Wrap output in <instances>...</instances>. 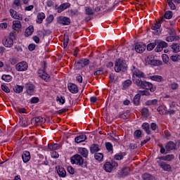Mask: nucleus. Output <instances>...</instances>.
Segmentation results:
<instances>
[{
    "mask_svg": "<svg viewBox=\"0 0 180 180\" xmlns=\"http://www.w3.org/2000/svg\"><path fill=\"white\" fill-rule=\"evenodd\" d=\"M51 157L52 158H58V157H60V155H58V153H57L56 151H53L51 153Z\"/></svg>",
    "mask_w": 180,
    "mask_h": 180,
    "instance_id": "obj_63",
    "label": "nucleus"
},
{
    "mask_svg": "<svg viewBox=\"0 0 180 180\" xmlns=\"http://www.w3.org/2000/svg\"><path fill=\"white\" fill-rule=\"evenodd\" d=\"M80 63H82V65L83 67H86V65H88V64H89V60L87 58H83L79 60Z\"/></svg>",
    "mask_w": 180,
    "mask_h": 180,
    "instance_id": "obj_48",
    "label": "nucleus"
},
{
    "mask_svg": "<svg viewBox=\"0 0 180 180\" xmlns=\"http://www.w3.org/2000/svg\"><path fill=\"white\" fill-rule=\"evenodd\" d=\"M142 129L143 130H145L146 133H147V134H150V124L148 123H143L142 124Z\"/></svg>",
    "mask_w": 180,
    "mask_h": 180,
    "instance_id": "obj_39",
    "label": "nucleus"
},
{
    "mask_svg": "<svg viewBox=\"0 0 180 180\" xmlns=\"http://www.w3.org/2000/svg\"><path fill=\"white\" fill-rule=\"evenodd\" d=\"M68 90L71 94H78V86L74 83H69L68 85Z\"/></svg>",
    "mask_w": 180,
    "mask_h": 180,
    "instance_id": "obj_13",
    "label": "nucleus"
},
{
    "mask_svg": "<svg viewBox=\"0 0 180 180\" xmlns=\"http://www.w3.org/2000/svg\"><path fill=\"white\" fill-rule=\"evenodd\" d=\"M70 3H63V4H62L58 8V13H61V12H63V11H65V9H68V8H70Z\"/></svg>",
    "mask_w": 180,
    "mask_h": 180,
    "instance_id": "obj_20",
    "label": "nucleus"
},
{
    "mask_svg": "<svg viewBox=\"0 0 180 180\" xmlns=\"http://www.w3.org/2000/svg\"><path fill=\"white\" fill-rule=\"evenodd\" d=\"M170 60H172V61H173L174 63L180 61V55L172 56H170Z\"/></svg>",
    "mask_w": 180,
    "mask_h": 180,
    "instance_id": "obj_47",
    "label": "nucleus"
},
{
    "mask_svg": "<svg viewBox=\"0 0 180 180\" xmlns=\"http://www.w3.org/2000/svg\"><path fill=\"white\" fill-rule=\"evenodd\" d=\"M172 1H173V0H167V4H168L170 9L174 11V10L176 9V7L175 6V4H174V3Z\"/></svg>",
    "mask_w": 180,
    "mask_h": 180,
    "instance_id": "obj_50",
    "label": "nucleus"
},
{
    "mask_svg": "<svg viewBox=\"0 0 180 180\" xmlns=\"http://www.w3.org/2000/svg\"><path fill=\"white\" fill-rule=\"evenodd\" d=\"M1 79L5 81L6 82H11L12 81V76L9 75H3L1 77Z\"/></svg>",
    "mask_w": 180,
    "mask_h": 180,
    "instance_id": "obj_42",
    "label": "nucleus"
},
{
    "mask_svg": "<svg viewBox=\"0 0 180 180\" xmlns=\"http://www.w3.org/2000/svg\"><path fill=\"white\" fill-rule=\"evenodd\" d=\"M158 112H159L160 115H167V107L165 105L159 106L157 109Z\"/></svg>",
    "mask_w": 180,
    "mask_h": 180,
    "instance_id": "obj_32",
    "label": "nucleus"
},
{
    "mask_svg": "<svg viewBox=\"0 0 180 180\" xmlns=\"http://www.w3.org/2000/svg\"><path fill=\"white\" fill-rule=\"evenodd\" d=\"M101 149L99 148V146L98 144H92L90 147V152L91 154H95V153H98Z\"/></svg>",
    "mask_w": 180,
    "mask_h": 180,
    "instance_id": "obj_28",
    "label": "nucleus"
},
{
    "mask_svg": "<svg viewBox=\"0 0 180 180\" xmlns=\"http://www.w3.org/2000/svg\"><path fill=\"white\" fill-rule=\"evenodd\" d=\"M178 86H179V85L176 83H172V84H169V88L170 89H173V90L178 89Z\"/></svg>",
    "mask_w": 180,
    "mask_h": 180,
    "instance_id": "obj_57",
    "label": "nucleus"
},
{
    "mask_svg": "<svg viewBox=\"0 0 180 180\" xmlns=\"http://www.w3.org/2000/svg\"><path fill=\"white\" fill-rule=\"evenodd\" d=\"M22 28V23L19 20L13 21V29L15 30V32H19Z\"/></svg>",
    "mask_w": 180,
    "mask_h": 180,
    "instance_id": "obj_17",
    "label": "nucleus"
},
{
    "mask_svg": "<svg viewBox=\"0 0 180 180\" xmlns=\"http://www.w3.org/2000/svg\"><path fill=\"white\" fill-rule=\"evenodd\" d=\"M22 158L23 162H29V161H30V153L29 151L23 152Z\"/></svg>",
    "mask_w": 180,
    "mask_h": 180,
    "instance_id": "obj_21",
    "label": "nucleus"
},
{
    "mask_svg": "<svg viewBox=\"0 0 180 180\" xmlns=\"http://www.w3.org/2000/svg\"><path fill=\"white\" fill-rule=\"evenodd\" d=\"M129 172H130V168L129 167H124L122 170H121V175L122 176H127V175H129Z\"/></svg>",
    "mask_w": 180,
    "mask_h": 180,
    "instance_id": "obj_38",
    "label": "nucleus"
},
{
    "mask_svg": "<svg viewBox=\"0 0 180 180\" xmlns=\"http://www.w3.org/2000/svg\"><path fill=\"white\" fill-rule=\"evenodd\" d=\"M44 19H46V14H44L43 12H41L37 14L36 22L37 23L41 24L43 23V20H44Z\"/></svg>",
    "mask_w": 180,
    "mask_h": 180,
    "instance_id": "obj_18",
    "label": "nucleus"
},
{
    "mask_svg": "<svg viewBox=\"0 0 180 180\" xmlns=\"http://www.w3.org/2000/svg\"><path fill=\"white\" fill-rule=\"evenodd\" d=\"M141 97L140 96V94H136L133 99V103L138 106V105H140V98Z\"/></svg>",
    "mask_w": 180,
    "mask_h": 180,
    "instance_id": "obj_41",
    "label": "nucleus"
},
{
    "mask_svg": "<svg viewBox=\"0 0 180 180\" xmlns=\"http://www.w3.org/2000/svg\"><path fill=\"white\" fill-rule=\"evenodd\" d=\"M85 13L86 15H88L89 16L92 15L95 13V11H94L91 7H85Z\"/></svg>",
    "mask_w": 180,
    "mask_h": 180,
    "instance_id": "obj_44",
    "label": "nucleus"
},
{
    "mask_svg": "<svg viewBox=\"0 0 180 180\" xmlns=\"http://www.w3.org/2000/svg\"><path fill=\"white\" fill-rule=\"evenodd\" d=\"M157 163L158 166L163 169V171H171V165L167 164V162H164V160H162L161 159H159L158 158H156Z\"/></svg>",
    "mask_w": 180,
    "mask_h": 180,
    "instance_id": "obj_6",
    "label": "nucleus"
},
{
    "mask_svg": "<svg viewBox=\"0 0 180 180\" xmlns=\"http://www.w3.org/2000/svg\"><path fill=\"white\" fill-rule=\"evenodd\" d=\"M158 158H159V160H162V161H172L175 157L174 155H167L166 156H162Z\"/></svg>",
    "mask_w": 180,
    "mask_h": 180,
    "instance_id": "obj_27",
    "label": "nucleus"
},
{
    "mask_svg": "<svg viewBox=\"0 0 180 180\" xmlns=\"http://www.w3.org/2000/svg\"><path fill=\"white\" fill-rule=\"evenodd\" d=\"M13 91L15 94H20L23 92V86L17 85L13 88Z\"/></svg>",
    "mask_w": 180,
    "mask_h": 180,
    "instance_id": "obj_43",
    "label": "nucleus"
},
{
    "mask_svg": "<svg viewBox=\"0 0 180 180\" xmlns=\"http://www.w3.org/2000/svg\"><path fill=\"white\" fill-rule=\"evenodd\" d=\"M117 167H119V165L115 161L106 162L103 165V169H105L106 172H112V171L116 169Z\"/></svg>",
    "mask_w": 180,
    "mask_h": 180,
    "instance_id": "obj_4",
    "label": "nucleus"
},
{
    "mask_svg": "<svg viewBox=\"0 0 180 180\" xmlns=\"http://www.w3.org/2000/svg\"><path fill=\"white\" fill-rule=\"evenodd\" d=\"M147 61L150 64V65H161V61L154 60V59H150V57H148Z\"/></svg>",
    "mask_w": 180,
    "mask_h": 180,
    "instance_id": "obj_33",
    "label": "nucleus"
},
{
    "mask_svg": "<svg viewBox=\"0 0 180 180\" xmlns=\"http://www.w3.org/2000/svg\"><path fill=\"white\" fill-rule=\"evenodd\" d=\"M94 75H103V70L102 68H101L98 70L95 71Z\"/></svg>",
    "mask_w": 180,
    "mask_h": 180,
    "instance_id": "obj_62",
    "label": "nucleus"
},
{
    "mask_svg": "<svg viewBox=\"0 0 180 180\" xmlns=\"http://www.w3.org/2000/svg\"><path fill=\"white\" fill-rule=\"evenodd\" d=\"M167 47H168V44H167V42L160 41L157 45V47L155 49V51L156 53H160V51H162V50H164V49H167Z\"/></svg>",
    "mask_w": 180,
    "mask_h": 180,
    "instance_id": "obj_9",
    "label": "nucleus"
},
{
    "mask_svg": "<svg viewBox=\"0 0 180 180\" xmlns=\"http://www.w3.org/2000/svg\"><path fill=\"white\" fill-rule=\"evenodd\" d=\"M32 124H37V123H46V118L42 117H37L31 120Z\"/></svg>",
    "mask_w": 180,
    "mask_h": 180,
    "instance_id": "obj_15",
    "label": "nucleus"
},
{
    "mask_svg": "<svg viewBox=\"0 0 180 180\" xmlns=\"http://www.w3.org/2000/svg\"><path fill=\"white\" fill-rule=\"evenodd\" d=\"M18 61V58H10V63H11V65H15V64H17Z\"/></svg>",
    "mask_w": 180,
    "mask_h": 180,
    "instance_id": "obj_61",
    "label": "nucleus"
},
{
    "mask_svg": "<svg viewBox=\"0 0 180 180\" xmlns=\"http://www.w3.org/2000/svg\"><path fill=\"white\" fill-rule=\"evenodd\" d=\"M127 64H126V61L122 59H117L115 61V72H120V71H122L123 72H124V71H127Z\"/></svg>",
    "mask_w": 180,
    "mask_h": 180,
    "instance_id": "obj_3",
    "label": "nucleus"
},
{
    "mask_svg": "<svg viewBox=\"0 0 180 180\" xmlns=\"http://www.w3.org/2000/svg\"><path fill=\"white\" fill-rule=\"evenodd\" d=\"M10 14H11V16L13 18V19H17L18 20H23V18L22 17V15L12 8L10 9Z\"/></svg>",
    "mask_w": 180,
    "mask_h": 180,
    "instance_id": "obj_14",
    "label": "nucleus"
},
{
    "mask_svg": "<svg viewBox=\"0 0 180 180\" xmlns=\"http://www.w3.org/2000/svg\"><path fill=\"white\" fill-rule=\"evenodd\" d=\"M172 49L173 53H179L180 52V44L173 43L172 44Z\"/></svg>",
    "mask_w": 180,
    "mask_h": 180,
    "instance_id": "obj_35",
    "label": "nucleus"
},
{
    "mask_svg": "<svg viewBox=\"0 0 180 180\" xmlns=\"http://www.w3.org/2000/svg\"><path fill=\"white\" fill-rule=\"evenodd\" d=\"M162 58L164 63H165V64H167V63H168V61H169V58L168 57V55L167 54H163L162 56Z\"/></svg>",
    "mask_w": 180,
    "mask_h": 180,
    "instance_id": "obj_58",
    "label": "nucleus"
},
{
    "mask_svg": "<svg viewBox=\"0 0 180 180\" xmlns=\"http://www.w3.org/2000/svg\"><path fill=\"white\" fill-rule=\"evenodd\" d=\"M105 148L108 153L113 154V145L110 142H105Z\"/></svg>",
    "mask_w": 180,
    "mask_h": 180,
    "instance_id": "obj_37",
    "label": "nucleus"
},
{
    "mask_svg": "<svg viewBox=\"0 0 180 180\" xmlns=\"http://www.w3.org/2000/svg\"><path fill=\"white\" fill-rule=\"evenodd\" d=\"M155 46H157V44H155V43H150V44H148L147 50L148 51H151L154 50V48L155 47Z\"/></svg>",
    "mask_w": 180,
    "mask_h": 180,
    "instance_id": "obj_51",
    "label": "nucleus"
},
{
    "mask_svg": "<svg viewBox=\"0 0 180 180\" xmlns=\"http://www.w3.org/2000/svg\"><path fill=\"white\" fill-rule=\"evenodd\" d=\"M94 158L97 161H102L103 160V154L101 153H96Z\"/></svg>",
    "mask_w": 180,
    "mask_h": 180,
    "instance_id": "obj_45",
    "label": "nucleus"
},
{
    "mask_svg": "<svg viewBox=\"0 0 180 180\" xmlns=\"http://www.w3.org/2000/svg\"><path fill=\"white\" fill-rule=\"evenodd\" d=\"M27 68H29V65L26 61H22L15 65L16 71H19V72L27 71Z\"/></svg>",
    "mask_w": 180,
    "mask_h": 180,
    "instance_id": "obj_7",
    "label": "nucleus"
},
{
    "mask_svg": "<svg viewBox=\"0 0 180 180\" xmlns=\"http://www.w3.org/2000/svg\"><path fill=\"white\" fill-rule=\"evenodd\" d=\"M133 84V82H131V80L130 79H127L125 81L123 82L122 83V89H127V88H129V86H130L131 84Z\"/></svg>",
    "mask_w": 180,
    "mask_h": 180,
    "instance_id": "obj_31",
    "label": "nucleus"
},
{
    "mask_svg": "<svg viewBox=\"0 0 180 180\" xmlns=\"http://www.w3.org/2000/svg\"><path fill=\"white\" fill-rule=\"evenodd\" d=\"M86 140V135H79L75 139V143L79 144V143H82L83 141H85Z\"/></svg>",
    "mask_w": 180,
    "mask_h": 180,
    "instance_id": "obj_24",
    "label": "nucleus"
},
{
    "mask_svg": "<svg viewBox=\"0 0 180 180\" xmlns=\"http://www.w3.org/2000/svg\"><path fill=\"white\" fill-rule=\"evenodd\" d=\"M25 88L27 89V94L30 96H32L34 94V85L30 83H27L25 84Z\"/></svg>",
    "mask_w": 180,
    "mask_h": 180,
    "instance_id": "obj_12",
    "label": "nucleus"
},
{
    "mask_svg": "<svg viewBox=\"0 0 180 180\" xmlns=\"http://www.w3.org/2000/svg\"><path fill=\"white\" fill-rule=\"evenodd\" d=\"M150 79H152V81H156L157 82H161L162 81V77L155 75L150 77Z\"/></svg>",
    "mask_w": 180,
    "mask_h": 180,
    "instance_id": "obj_46",
    "label": "nucleus"
},
{
    "mask_svg": "<svg viewBox=\"0 0 180 180\" xmlns=\"http://www.w3.org/2000/svg\"><path fill=\"white\" fill-rule=\"evenodd\" d=\"M160 27H161L160 22H156L155 25L152 26V30H156V32H153L154 34H160Z\"/></svg>",
    "mask_w": 180,
    "mask_h": 180,
    "instance_id": "obj_29",
    "label": "nucleus"
},
{
    "mask_svg": "<svg viewBox=\"0 0 180 180\" xmlns=\"http://www.w3.org/2000/svg\"><path fill=\"white\" fill-rule=\"evenodd\" d=\"M142 116H144V117H147L148 116V108H143L141 110Z\"/></svg>",
    "mask_w": 180,
    "mask_h": 180,
    "instance_id": "obj_54",
    "label": "nucleus"
},
{
    "mask_svg": "<svg viewBox=\"0 0 180 180\" xmlns=\"http://www.w3.org/2000/svg\"><path fill=\"white\" fill-rule=\"evenodd\" d=\"M39 98H37V97H33V98H31V100H30V102L32 103H39Z\"/></svg>",
    "mask_w": 180,
    "mask_h": 180,
    "instance_id": "obj_64",
    "label": "nucleus"
},
{
    "mask_svg": "<svg viewBox=\"0 0 180 180\" xmlns=\"http://www.w3.org/2000/svg\"><path fill=\"white\" fill-rule=\"evenodd\" d=\"M134 134L135 137H136L137 139H140V137H141V131L137 129L134 131Z\"/></svg>",
    "mask_w": 180,
    "mask_h": 180,
    "instance_id": "obj_60",
    "label": "nucleus"
},
{
    "mask_svg": "<svg viewBox=\"0 0 180 180\" xmlns=\"http://www.w3.org/2000/svg\"><path fill=\"white\" fill-rule=\"evenodd\" d=\"M149 89H146V90H139L138 91V95H139V96L141 98V96H150V91H148Z\"/></svg>",
    "mask_w": 180,
    "mask_h": 180,
    "instance_id": "obj_34",
    "label": "nucleus"
},
{
    "mask_svg": "<svg viewBox=\"0 0 180 180\" xmlns=\"http://www.w3.org/2000/svg\"><path fill=\"white\" fill-rule=\"evenodd\" d=\"M125 155V152H120L114 155V160H116L117 161H121V160H123V158H124Z\"/></svg>",
    "mask_w": 180,
    "mask_h": 180,
    "instance_id": "obj_22",
    "label": "nucleus"
},
{
    "mask_svg": "<svg viewBox=\"0 0 180 180\" xmlns=\"http://www.w3.org/2000/svg\"><path fill=\"white\" fill-rule=\"evenodd\" d=\"M164 16L165 19H171L172 18V11H166Z\"/></svg>",
    "mask_w": 180,
    "mask_h": 180,
    "instance_id": "obj_52",
    "label": "nucleus"
},
{
    "mask_svg": "<svg viewBox=\"0 0 180 180\" xmlns=\"http://www.w3.org/2000/svg\"><path fill=\"white\" fill-rule=\"evenodd\" d=\"M13 5H15V6H16V8H19L22 7V1L20 0H14Z\"/></svg>",
    "mask_w": 180,
    "mask_h": 180,
    "instance_id": "obj_49",
    "label": "nucleus"
},
{
    "mask_svg": "<svg viewBox=\"0 0 180 180\" xmlns=\"http://www.w3.org/2000/svg\"><path fill=\"white\" fill-rule=\"evenodd\" d=\"M46 62L44 63V70H39L38 75L40 78L46 81V82H49L50 81V75L46 72Z\"/></svg>",
    "mask_w": 180,
    "mask_h": 180,
    "instance_id": "obj_5",
    "label": "nucleus"
},
{
    "mask_svg": "<svg viewBox=\"0 0 180 180\" xmlns=\"http://www.w3.org/2000/svg\"><path fill=\"white\" fill-rule=\"evenodd\" d=\"M135 51H136V53H144V51H146V45L143 43H138L136 44L135 46Z\"/></svg>",
    "mask_w": 180,
    "mask_h": 180,
    "instance_id": "obj_11",
    "label": "nucleus"
},
{
    "mask_svg": "<svg viewBox=\"0 0 180 180\" xmlns=\"http://www.w3.org/2000/svg\"><path fill=\"white\" fill-rule=\"evenodd\" d=\"M78 153L84 158H88V154H89V151H88V149L86 148H78Z\"/></svg>",
    "mask_w": 180,
    "mask_h": 180,
    "instance_id": "obj_16",
    "label": "nucleus"
},
{
    "mask_svg": "<svg viewBox=\"0 0 180 180\" xmlns=\"http://www.w3.org/2000/svg\"><path fill=\"white\" fill-rule=\"evenodd\" d=\"M33 32H34V27L32 25H30L26 29L25 35L27 37H29V36H32V34H33Z\"/></svg>",
    "mask_w": 180,
    "mask_h": 180,
    "instance_id": "obj_25",
    "label": "nucleus"
},
{
    "mask_svg": "<svg viewBox=\"0 0 180 180\" xmlns=\"http://www.w3.org/2000/svg\"><path fill=\"white\" fill-rule=\"evenodd\" d=\"M46 22L48 25H50V23H51L53 22V20H54V16L53 15H50L49 16H48L46 19Z\"/></svg>",
    "mask_w": 180,
    "mask_h": 180,
    "instance_id": "obj_56",
    "label": "nucleus"
},
{
    "mask_svg": "<svg viewBox=\"0 0 180 180\" xmlns=\"http://www.w3.org/2000/svg\"><path fill=\"white\" fill-rule=\"evenodd\" d=\"M131 71L132 72V81L134 84L139 86V88H141L142 89H150V92L155 91V87L153 86V84L146 80H143L146 78V74L141 70L133 66L131 68Z\"/></svg>",
    "mask_w": 180,
    "mask_h": 180,
    "instance_id": "obj_1",
    "label": "nucleus"
},
{
    "mask_svg": "<svg viewBox=\"0 0 180 180\" xmlns=\"http://www.w3.org/2000/svg\"><path fill=\"white\" fill-rule=\"evenodd\" d=\"M142 178L143 180H155V177L148 173L143 174Z\"/></svg>",
    "mask_w": 180,
    "mask_h": 180,
    "instance_id": "obj_36",
    "label": "nucleus"
},
{
    "mask_svg": "<svg viewBox=\"0 0 180 180\" xmlns=\"http://www.w3.org/2000/svg\"><path fill=\"white\" fill-rule=\"evenodd\" d=\"M179 37L178 36H169L166 38L167 41H178Z\"/></svg>",
    "mask_w": 180,
    "mask_h": 180,
    "instance_id": "obj_40",
    "label": "nucleus"
},
{
    "mask_svg": "<svg viewBox=\"0 0 180 180\" xmlns=\"http://www.w3.org/2000/svg\"><path fill=\"white\" fill-rule=\"evenodd\" d=\"M3 44L5 47H12V46H13V40L10 38H6L5 41H4Z\"/></svg>",
    "mask_w": 180,
    "mask_h": 180,
    "instance_id": "obj_26",
    "label": "nucleus"
},
{
    "mask_svg": "<svg viewBox=\"0 0 180 180\" xmlns=\"http://www.w3.org/2000/svg\"><path fill=\"white\" fill-rule=\"evenodd\" d=\"M57 22L59 25H62L63 26H68V25L71 23V20L68 18V17L59 16L57 18Z\"/></svg>",
    "mask_w": 180,
    "mask_h": 180,
    "instance_id": "obj_8",
    "label": "nucleus"
},
{
    "mask_svg": "<svg viewBox=\"0 0 180 180\" xmlns=\"http://www.w3.org/2000/svg\"><path fill=\"white\" fill-rule=\"evenodd\" d=\"M70 162L71 164H75L76 165L82 167V168H88V163L84 160V158H82V156L80 155L76 154L73 155L70 158Z\"/></svg>",
    "mask_w": 180,
    "mask_h": 180,
    "instance_id": "obj_2",
    "label": "nucleus"
},
{
    "mask_svg": "<svg viewBox=\"0 0 180 180\" xmlns=\"http://www.w3.org/2000/svg\"><path fill=\"white\" fill-rule=\"evenodd\" d=\"M158 99L148 100L146 102V106H158Z\"/></svg>",
    "mask_w": 180,
    "mask_h": 180,
    "instance_id": "obj_23",
    "label": "nucleus"
},
{
    "mask_svg": "<svg viewBox=\"0 0 180 180\" xmlns=\"http://www.w3.org/2000/svg\"><path fill=\"white\" fill-rule=\"evenodd\" d=\"M75 67L76 70H81V68H84L82 66V63H81V60H79L75 63Z\"/></svg>",
    "mask_w": 180,
    "mask_h": 180,
    "instance_id": "obj_53",
    "label": "nucleus"
},
{
    "mask_svg": "<svg viewBox=\"0 0 180 180\" xmlns=\"http://www.w3.org/2000/svg\"><path fill=\"white\" fill-rule=\"evenodd\" d=\"M48 148L49 150H60L61 148V144L58 143H53V144H49Z\"/></svg>",
    "mask_w": 180,
    "mask_h": 180,
    "instance_id": "obj_30",
    "label": "nucleus"
},
{
    "mask_svg": "<svg viewBox=\"0 0 180 180\" xmlns=\"http://www.w3.org/2000/svg\"><path fill=\"white\" fill-rule=\"evenodd\" d=\"M175 147H176V144L173 141H169L165 146L166 151H172V150H175Z\"/></svg>",
    "mask_w": 180,
    "mask_h": 180,
    "instance_id": "obj_19",
    "label": "nucleus"
},
{
    "mask_svg": "<svg viewBox=\"0 0 180 180\" xmlns=\"http://www.w3.org/2000/svg\"><path fill=\"white\" fill-rule=\"evenodd\" d=\"M1 89L4 91V92H6V94H9L11 92V89H9V87L5 84H1Z\"/></svg>",
    "mask_w": 180,
    "mask_h": 180,
    "instance_id": "obj_55",
    "label": "nucleus"
},
{
    "mask_svg": "<svg viewBox=\"0 0 180 180\" xmlns=\"http://www.w3.org/2000/svg\"><path fill=\"white\" fill-rule=\"evenodd\" d=\"M56 169L57 171L58 175H59L60 178H65V176H67V172H65V169H64V167L57 166Z\"/></svg>",
    "mask_w": 180,
    "mask_h": 180,
    "instance_id": "obj_10",
    "label": "nucleus"
},
{
    "mask_svg": "<svg viewBox=\"0 0 180 180\" xmlns=\"http://www.w3.org/2000/svg\"><path fill=\"white\" fill-rule=\"evenodd\" d=\"M68 172H69V174H71V175H74V174H75V169L72 168V167L69 166L68 167Z\"/></svg>",
    "mask_w": 180,
    "mask_h": 180,
    "instance_id": "obj_59",
    "label": "nucleus"
}]
</instances>
